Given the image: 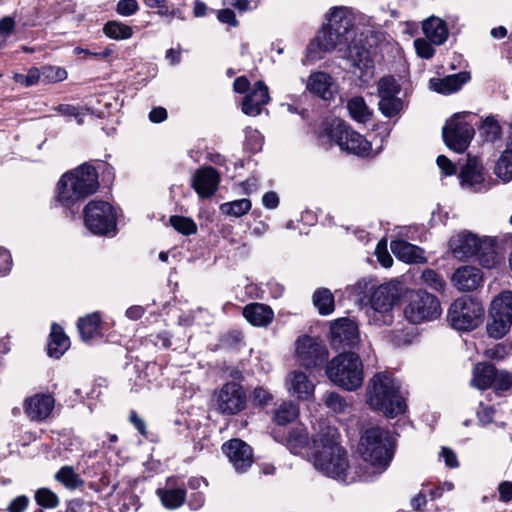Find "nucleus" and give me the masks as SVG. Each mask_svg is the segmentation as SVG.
Segmentation results:
<instances>
[{"label":"nucleus","instance_id":"5fc2aeb1","mask_svg":"<svg viewBox=\"0 0 512 512\" xmlns=\"http://www.w3.org/2000/svg\"><path fill=\"white\" fill-rule=\"evenodd\" d=\"M323 402L327 408L334 411L335 413H342L347 407V402L337 392H328L323 397Z\"/></svg>","mask_w":512,"mask_h":512},{"label":"nucleus","instance_id":"e2e57ef3","mask_svg":"<svg viewBox=\"0 0 512 512\" xmlns=\"http://www.w3.org/2000/svg\"><path fill=\"white\" fill-rule=\"evenodd\" d=\"M12 267V257L10 252L0 246V276L7 275Z\"/></svg>","mask_w":512,"mask_h":512},{"label":"nucleus","instance_id":"5701e85b","mask_svg":"<svg viewBox=\"0 0 512 512\" xmlns=\"http://www.w3.org/2000/svg\"><path fill=\"white\" fill-rule=\"evenodd\" d=\"M220 181L219 173L209 166L198 169L192 178V187L201 198H210L215 194Z\"/></svg>","mask_w":512,"mask_h":512},{"label":"nucleus","instance_id":"dca6fc26","mask_svg":"<svg viewBox=\"0 0 512 512\" xmlns=\"http://www.w3.org/2000/svg\"><path fill=\"white\" fill-rule=\"evenodd\" d=\"M459 180L462 188L474 193L486 192L491 188V182L487 179L481 160L470 154L460 169Z\"/></svg>","mask_w":512,"mask_h":512},{"label":"nucleus","instance_id":"c9c22d12","mask_svg":"<svg viewBox=\"0 0 512 512\" xmlns=\"http://www.w3.org/2000/svg\"><path fill=\"white\" fill-rule=\"evenodd\" d=\"M405 107V102L398 95L379 97L378 108L387 118L399 115Z\"/></svg>","mask_w":512,"mask_h":512},{"label":"nucleus","instance_id":"a211bd4d","mask_svg":"<svg viewBox=\"0 0 512 512\" xmlns=\"http://www.w3.org/2000/svg\"><path fill=\"white\" fill-rule=\"evenodd\" d=\"M222 452L228 457L237 472H246L253 463L252 448L239 438L226 441L222 445Z\"/></svg>","mask_w":512,"mask_h":512},{"label":"nucleus","instance_id":"a878e982","mask_svg":"<svg viewBox=\"0 0 512 512\" xmlns=\"http://www.w3.org/2000/svg\"><path fill=\"white\" fill-rule=\"evenodd\" d=\"M174 478H168L166 487L158 488L156 491L161 504L168 510H174L181 507L187 497L186 490L181 487H174Z\"/></svg>","mask_w":512,"mask_h":512},{"label":"nucleus","instance_id":"0e129e2a","mask_svg":"<svg viewBox=\"0 0 512 512\" xmlns=\"http://www.w3.org/2000/svg\"><path fill=\"white\" fill-rule=\"evenodd\" d=\"M29 504V498L25 495H20L14 498L8 505V512H24Z\"/></svg>","mask_w":512,"mask_h":512},{"label":"nucleus","instance_id":"9d476101","mask_svg":"<svg viewBox=\"0 0 512 512\" xmlns=\"http://www.w3.org/2000/svg\"><path fill=\"white\" fill-rule=\"evenodd\" d=\"M512 326V291L497 295L488 310L486 332L490 338L502 339Z\"/></svg>","mask_w":512,"mask_h":512},{"label":"nucleus","instance_id":"f257e3e1","mask_svg":"<svg viewBox=\"0 0 512 512\" xmlns=\"http://www.w3.org/2000/svg\"><path fill=\"white\" fill-rule=\"evenodd\" d=\"M357 26L354 17L346 8L334 7L330 10L328 23L322 27L306 48L307 58L319 60L332 50L345 51V57L352 68L351 72L363 83L374 76V59L369 49L356 40Z\"/></svg>","mask_w":512,"mask_h":512},{"label":"nucleus","instance_id":"6ab92c4d","mask_svg":"<svg viewBox=\"0 0 512 512\" xmlns=\"http://www.w3.org/2000/svg\"><path fill=\"white\" fill-rule=\"evenodd\" d=\"M306 90L313 96L324 101H331L337 90L335 80L323 71L312 72L306 82Z\"/></svg>","mask_w":512,"mask_h":512},{"label":"nucleus","instance_id":"8fccbe9b","mask_svg":"<svg viewBox=\"0 0 512 512\" xmlns=\"http://www.w3.org/2000/svg\"><path fill=\"white\" fill-rule=\"evenodd\" d=\"M36 503L47 509H54L59 505L58 496L48 488H39L34 495Z\"/></svg>","mask_w":512,"mask_h":512},{"label":"nucleus","instance_id":"c03bdc74","mask_svg":"<svg viewBox=\"0 0 512 512\" xmlns=\"http://www.w3.org/2000/svg\"><path fill=\"white\" fill-rule=\"evenodd\" d=\"M251 209V201L246 198L225 202L220 205L222 214L232 217H241Z\"/></svg>","mask_w":512,"mask_h":512},{"label":"nucleus","instance_id":"423d86ee","mask_svg":"<svg viewBox=\"0 0 512 512\" xmlns=\"http://www.w3.org/2000/svg\"><path fill=\"white\" fill-rule=\"evenodd\" d=\"M326 374L336 386L346 390L358 389L364 380L363 364L356 352H341L326 365Z\"/></svg>","mask_w":512,"mask_h":512},{"label":"nucleus","instance_id":"f704fd0d","mask_svg":"<svg viewBox=\"0 0 512 512\" xmlns=\"http://www.w3.org/2000/svg\"><path fill=\"white\" fill-rule=\"evenodd\" d=\"M347 109L351 118L359 123H366L371 119L372 111L362 96H355L349 99Z\"/></svg>","mask_w":512,"mask_h":512},{"label":"nucleus","instance_id":"b1692460","mask_svg":"<svg viewBox=\"0 0 512 512\" xmlns=\"http://www.w3.org/2000/svg\"><path fill=\"white\" fill-rule=\"evenodd\" d=\"M313 452L344 449L339 444L338 429L325 423L319 425V430L312 437Z\"/></svg>","mask_w":512,"mask_h":512},{"label":"nucleus","instance_id":"bf43d9fd","mask_svg":"<svg viewBox=\"0 0 512 512\" xmlns=\"http://www.w3.org/2000/svg\"><path fill=\"white\" fill-rule=\"evenodd\" d=\"M433 43L430 41H426L424 39H416L414 40V46L416 49V53L419 57L423 59H430L435 54V48L432 46Z\"/></svg>","mask_w":512,"mask_h":512},{"label":"nucleus","instance_id":"052dcab7","mask_svg":"<svg viewBox=\"0 0 512 512\" xmlns=\"http://www.w3.org/2000/svg\"><path fill=\"white\" fill-rule=\"evenodd\" d=\"M129 421L133 425V427L139 432V434H141L145 439L152 440L149 437L146 422L138 415V413L135 410L130 411Z\"/></svg>","mask_w":512,"mask_h":512},{"label":"nucleus","instance_id":"cd10ccee","mask_svg":"<svg viewBox=\"0 0 512 512\" xmlns=\"http://www.w3.org/2000/svg\"><path fill=\"white\" fill-rule=\"evenodd\" d=\"M497 372L498 368L490 362L477 363L473 368L471 385L481 391L490 389Z\"/></svg>","mask_w":512,"mask_h":512},{"label":"nucleus","instance_id":"393cba45","mask_svg":"<svg viewBox=\"0 0 512 512\" xmlns=\"http://www.w3.org/2000/svg\"><path fill=\"white\" fill-rule=\"evenodd\" d=\"M470 79V72L461 71L444 78H431L429 88L437 93L449 95L461 89Z\"/></svg>","mask_w":512,"mask_h":512},{"label":"nucleus","instance_id":"2f4dec72","mask_svg":"<svg viewBox=\"0 0 512 512\" xmlns=\"http://www.w3.org/2000/svg\"><path fill=\"white\" fill-rule=\"evenodd\" d=\"M289 391L299 399L307 400L313 395L314 384L301 371H293L289 378Z\"/></svg>","mask_w":512,"mask_h":512},{"label":"nucleus","instance_id":"ea45409f","mask_svg":"<svg viewBox=\"0 0 512 512\" xmlns=\"http://www.w3.org/2000/svg\"><path fill=\"white\" fill-rule=\"evenodd\" d=\"M325 131L327 136L342 149L351 128L345 121L336 119L329 124Z\"/></svg>","mask_w":512,"mask_h":512},{"label":"nucleus","instance_id":"bb28decb","mask_svg":"<svg viewBox=\"0 0 512 512\" xmlns=\"http://www.w3.org/2000/svg\"><path fill=\"white\" fill-rule=\"evenodd\" d=\"M243 316L253 326L264 327L272 322L274 312L268 305L255 302L244 307Z\"/></svg>","mask_w":512,"mask_h":512},{"label":"nucleus","instance_id":"2eb2a0df","mask_svg":"<svg viewBox=\"0 0 512 512\" xmlns=\"http://www.w3.org/2000/svg\"><path fill=\"white\" fill-rule=\"evenodd\" d=\"M459 114L448 120L442 128V137L446 146L457 152H464L474 136V128L471 124L459 120Z\"/></svg>","mask_w":512,"mask_h":512},{"label":"nucleus","instance_id":"4468645a","mask_svg":"<svg viewBox=\"0 0 512 512\" xmlns=\"http://www.w3.org/2000/svg\"><path fill=\"white\" fill-rule=\"evenodd\" d=\"M296 356L300 366L313 369L326 363L329 353L319 338L304 335L296 341Z\"/></svg>","mask_w":512,"mask_h":512},{"label":"nucleus","instance_id":"4d7b16f0","mask_svg":"<svg viewBox=\"0 0 512 512\" xmlns=\"http://www.w3.org/2000/svg\"><path fill=\"white\" fill-rule=\"evenodd\" d=\"M253 404L257 407L265 408L273 404V394L264 387H257L252 394Z\"/></svg>","mask_w":512,"mask_h":512},{"label":"nucleus","instance_id":"1a4fd4ad","mask_svg":"<svg viewBox=\"0 0 512 512\" xmlns=\"http://www.w3.org/2000/svg\"><path fill=\"white\" fill-rule=\"evenodd\" d=\"M399 293L395 285L382 284L377 286L369 298L367 315L369 321L377 326H389L394 321L393 308Z\"/></svg>","mask_w":512,"mask_h":512},{"label":"nucleus","instance_id":"3c124183","mask_svg":"<svg viewBox=\"0 0 512 512\" xmlns=\"http://www.w3.org/2000/svg\"><path fill=\"white\" fill-rule=\"evenodd\" d=\"M495 174L505 182L512 180V155L503 152L495 166Z\"/></svg>","mask_w":512,"mask_h":512},{"label":"nucleus","instance_id":"473e14b6","mask_svg":"<svg viewBox=\"0 0 512 512\" xmlns=\"http://www.w3.org/2000/svg\"><path fill=\"white\" fill-rule=\"evenodd\" d=\"M391 250L396 257L406 263H418L423 259L421 256L422 249L405 240H393L391 242Z\"/></svg>","mask_w":512,"mask_h":512},{"label":"nucleus","instance_id":"aec40b11","mask_svg":"<svg viewBox=\"0 0 512 512\" xmlns=\"http://www.w3.org/2000/svg\"><path fill=\"white\" fill-rule=\"evenodd\" d=\"M55 399L52 394L37 393L24 402V411L32 421H43L52 413Z\"/></svg>","mask_w":512,"mask_h":512},{"label":"nucleus","instance_id":"0eeeda50","mask_svg":"<svg viewBox=\"0 0 512 512\" xmlns=\"http://www.w3.org/2000/svg\"><path fill=\"white\" fill-rule=\"evenodd\" d=\"M485 308L482 301L472 296H461L455 299L447 312L449 325L460 332H470L478 328L484 321Z\"/></svg>","mask_w":512,"mask_h":512},{"label":"nucleus","instance_id":"e433bc0d","mask_svg":"<svg viewBox=\"0 0 512 512\" xmlns=\"http://www.w3.org/2000/svg\"><path fill=\"white\" fill-rule=\"evenodd\" d=\"M370 148V143L361 134L351 129L349 137L344 141L342 150L356 155H365Z\"/></svg>","mask_w":512,"mask_h":512},{"label":"nucleus","instance_id":"09e8293b","mask_svg":"<svg viewBox=\"0 0 512 512\" xmlns=\"http://www.w3.org/2000/svg\"><path fill=\"white\" fill-rule=\"evenodd\" d=\"M378 97L395 96L401 92V85L391 75L382 77L377 83Z\"/></svg>","mask_w":512,"mask_h":512},{"label":"nucleus","instance_id":"c85d7f7f","mask_svg":"<svg viewBox=\"0 0 512 512\" xmlns=\"http://www.w3.org/2000/svg\"><path fill=\"white\" fill-rule=\"evenodd\" d=\"M70 347L69 337L65 334L63 328L53 323L47 344V354L50 357L59 359Z\"/></svg>","mask_w":512,"mask_h":512},{"label":"nucleus","instance_id":"6e6d98bb","mask_svg":"<svg viewBox=\"0 0 512 512\" xmlns=\"http://www.w3.org/2000/svg\"><path fill=\"white\" fill-rule=\"evenodd\" d=\"M41 72L42 79L49 83L60 82L67 78L66 70L56 66H44Z\"/></svg>","mask_w":512,"mask_h":512},{"label":"nucleus","instance_id":"338daca9","mask_svg":"<svg viewBox=\"0 0 512 512\" xmlns=\"http://www.w3.org/2000/svg\"><path fill=\"white\" fill-rule=\"evenodd\" d=\"M16 22L13 17L5 16L0 19V34L9 37L15 30Z\"/></svg>","mask_w":512,"mask_h":512},{"label":"nucleus","instance_id":"680f3d73","mask_svg":"<svg viewBox=\"0 0 512 512\" xmlns=\"http://www.w3.org/2000/svg\"><path fill=\"white\" fill-rule=\"evenodd\" d=\"M481 409L477 411V418L481 426H486L493 422L495 409L492 406L480 404Z\"/></svg>","mask_w":512,"mask_h":512},{"label":"nucleus","instance_id":"4c0bfd02","mask_svg":"<svg viewBox=\"0 0 512 512\" xmlns=\"http://www.w3.org/2000/svg\"><path fill=\"white\" fill-rule=\"evenodd\" d=\"M103 33L110 39L126 40L132 37L133 29L120 21L110 20L104 24Z\"/></svg>","mask_w":512,"mask_h":512},{"label":"nucleus","instance_id":"49530a36","mask_svg":"<svg viewBox=\"0 0 512 512\" xmlns=\"http://www.w3.org/2000/svg\"><path fill=\"white\" fill-rule=\"evenodd\" d=\"M308 433L304 429H292L287 436V446L294 454H299L308 445Z\"/></svg>","mask_w":512,"mask_h":512},{"label":"nucleus","instance_id":"864d4df0","mask_svg":"<svg viewBox=\"0 0 512 512\" xmlns=\"http://www.w3.org/2000/svg\"><path fill=\"white\" fill-rule=\"evenodd\" d=\"M245 148L255 154L262 149L263 146V137L259 133L258 130L252 129L251 127H246L245 130Z\"/></svg>","mask_w":512,"mask_h":512},{"label":"nucleus","instance_id":"7ed1b4c3","mask_svg":"<svg viewBox=\"0 0 512 512\" xmlns=\"http://www.w3.org/2000/svg\"><path fill=\"white\" fill-rule=\"evenodd\" d=\"M400 388V382L390 373H376L367 387V403L372 409L383 412L389 418L403 414L407 405Z\"/></svg>","mask_w":512,"mask_h":512},{"label":"nucleus","instance_id":"de8ad7c7","mask_svg":"<svg viewBox=\"0 0 512 512\" xmlns=\"http://www.w3.org/2000/svg\"><path fill=\"white\" fill-rule=\"evenodd\" d=\"M170 225L183 235H192L197 232L196 223L188 217L172 215L169 219Z\"/></svg>","mask_w":512,"mask_h":512},{"label":"nucleus","instance_id":"a18cd8bd","mask_svg":"<svg viewBox=\"0 0 512 512\" xmlns=\"http://www.w3.org/2000/svg\"><path fill=\"white\" fill-rule=\"evenodd\" d=\"M481 136L486 142H495L500 138L501 127L493 116L486 117L479 126Z\"/></svg>","mask_w":512,"mask_h":512},{"label":"nucleus","instance_id":"13d9d810","mask_svg":"<svg viewBox=\"0 0 512 512\" xmlns=\"http://www.w3.org/2000/svg\"><path fill=\"white\" fill-rule=\"evenodd\" d=\"M115 10L117 14L128 17L139 11V4L137 0H119Z\"/></svg>","mask_w":512,"mask_h":512},{"label":"nucleus","instance_id":"6e6552de","mask_svg":"<svg viewBox=\"0 0 512 512\" xmlns=\"http://www.w3.org/2000/svg\"><path fill=\"white\" fill-rule=\"evenodd\" d=\"M85 227L99 236H114L117 230V214L115 208L103 200H91L83 209Z\"/></svg>","mask_w":512,"mask_h":512},{"label":"nucleus","instance_id":"774afa93","mask_svg":"<svg viewBox=\"0 0 512 512\" xmlns=\"http://www.w3.org/2000/svg\"><path fill=\"white\" fill-rule=\"evenodd\" d=\"M499 500L508 503L512 500V483L503 481L498 486Z\"/></svg>","mask_w":512,"mask_h":512},{"label":"nucleus","instance_id":"39448f33","mask_svg":"<svg viewBox=\"0 0 512 512\" xmlns=\"http://www.w3.org/2000/svg\"><path fill=\"white\" fill-rule=\"evenodd\" d=\"M359 451L364 461L369 462L378 473H382L389 466L394 454L389 432L380 427L366 429L360 439Z\"/></svg>","mask_w":512,"mask_h":512},{"label":"nucleus","instance_id":"9b49d317","mask_svg":"<svg viewBox=\"0 0 512 512\" xmlns=\"http://www.w3.org/2000/svg\"><path fill=\"white\" fill-rule=\"evenodd\" d=\"M442 308L437 296L425 290L413 291L408 296L404 316L412 324L433 321L440 317Z\"/></svg>","mask_w":512,"mask_h":512},{"label":"nucleus","instance_id":"79ce46f5","mask_svg":"<svg viewBox=\"0 0 512 512\" xmlns=\"http://www.w3.org/2000/svg\"><path fill=\"white\" fill-rule=\"evenodd\" d=\"M376 284L372 279L363 278L350 287V294L356 298L359 303H369V298L376 289Z\"/></svg>","mask_w":512,"mask_h":512},{"label":"nucleus","instance_id":"ddd939ff","mask_svg":"<svg viewBox=\"0 0 512 512\" xmlns=\"http://www.w3.org/2000/svg\"><path fill=\"white\" fill-rule=\"evenodd\" d=\"M360 334L358 325L349 318H339L331 322L330 344L333 349L342 352H355L359 346Z\"/></svg>","mask_w":512,"mask_h":512},{"label":"nucleus","instance_id":"69168bd1","mask_svg":"<svg viewBox=\"0 0 512 512\" xmlns=\"http://www.w3.org/2000/svg\"><path fill=\"white\" fill-rule=\"evenodd\" d=\"M436 162H437L438 167L441 169L442 173L445 176H451L456 173L455 164L450 159H448L446 156L439 155L437 157Z\"/></svg>","mask_w":512,"mask_h":512},{"label":"nucleus","instance_id":"a19ab883","mask_svg":"<svg viewBox=\"0 0 512 512\" xmlns=\"http://www.w3.org/2000/svg\"><path fill=\"white\" fill-rule=\"evenodd\" d=\"M498 397H505L512 393V371L498 369L491 388Z\"/></svg>","mask_w":512,"mask_h":512},{"label":"nucleus","instance_id":"c756f323","mask_svg":"<svg viewBox=\"0 0 512 512\" xmlns=\"http://www.w3.org/2000/svg\"><path fill=\"white\" fill-rule=\"evenodd\" d=\"M422 30L426 38L435 45H442L448 38V27L444 20L431 16L422 24Z\"/></svg>","mask_w":512,"mask_h":512},{"label":"nucleus","instance_id":"f03ea898","mask_svg":"<svg viewBox=\"0 0 512 512\" xmlns=\"http://www.w3.org/2000/svg\"><path fill=\"white\" fill-rule=\"evenodd\" d=\"M99 186L97 169L90 162H84L60 177L56 200L74 216V208L96 193Z\"/></svg>","mask_w":512,"mask_h":512},{"label":"nucleus","instance_id":"f3484780","mask_svg":"<svg viewBox=\"0 0 512 512\" xmlns=\"http://www.w3.org/2000/svg\"><path fill=\"white\" fill-rule=\"evenodd\" d=\"M246 393L241 384L230 381L224 384L216 396L217 408L221 414L235 415L246 407Z\"/></svg>","mask_w":512,"mask_h":512},{"label":"nucleus","instance_id":"20e7f679","mask_svg":"<svg viewBox=\"0 0 512 512\" xmlns=\"http://www.w3.org/2000/svg\"><path fill=\"white\" fill-rule=\"evenodd\" d=\"M449 247L456 258L466 260L475 256L479 264L487 269L500 262L495 238H480L470 231H463L450 238Z\"/></svg>","mask_w":512,"mask_h":512},{"label":"nucleus","instance_id":"37998d69","mask_svg":"<svg viewBox=\"0 0 512 512\" xmlns=\"http://www.w3.org/2000/svg\"><path fill=\"white\" fill-rule=\"evenodd\" d=\"M298 416V408L292 403L283 402L274 411L273 420L279 426H284L294 421Z\"/></svg>","mask_w":512,"mask_h":512},{"label":"nucleus","instance_id":"72a5a7b5","mask_svg":"<svg viewBox=\"0 0 512 512\" xmlns=\"http://www.w3.org/2000/svg\"><path fill=\"white\" fill-rule=\"evenodd\" d=\"M312 301L318 313L323 316L330 315L335 309L334 295L325 287L315 290Z\"/></svg>","mask_w":512,"mask_h":512},{"label":"nucleus","instance_id":"f8f14e48","mask_svg":"<svg viewBox=\"0 0 512 512\" xmlns=\"http://www.w3.org/2000/svg\"><path fill=\"white\" fill-rule=\"evenodd\" d=\"M314 467L323 475L346 482L349 462L345 449L313 452Z\"/></svg>","mask_w":512,"mask_h":512},{"label":"nucleus","instance_id":"603ef678","mask_svg":"<svg viewBox=\"0 0 512 512\" xmlns=\"http://www.w3.org/2000/svg\"><path fill=\"white\" fill-rule=\"evenodd\" d=\"M421 279L423 282L429 286L431 289H434L438 292H444L446 287V282L443 279L442 275L436 272L433 269H425L422 272Z\"/></svg>","mask_w":512,"mask_h":512},{"label":"nucleus","instance_id":"7c9ffc66","mask_svg":"<svg viewBox=\"0 0 512 512\" xmlns=\"http://www.w3.org/2000/svg\"><path fill=\"white\" fill-rule=\"evenodd\" d=\"M101 316L98 312H94L78 319L77 328L82 341L90 343L100 338Z\"/></svg>","mask_w":512,"mask_h":512},{"label":"nucleus","instance_id":"4be33fe9","mask_svg":"<svg viewBox=\"0 0 512 512\" xmlns=\"http://www.w3.org/2000/svg\"><path fill=\"white\" fill-rule=\"evenodd\" d=\"M270 101L269 90L266 84L259 80L255 82L253 89L245 95L241 110L247 116H258L264 105Z\"/></svg>","mask_w":512,"mask_h":512},{"label":"nucleus","instance_id":"412c9836","mask_svg":"<svg viewBox=\"0 0 512 512\" xmlns=\"http://www.w3.org/2000/svg\"><path fill=\"white\" fill-rule=\"evenodd\" d=\"M451 282L457 290L470 292L482 287L484 278L480 269L474 266H461L452 274Z\"/></svg>","mask_w":512,"mask_h":512},{"label":"nucleus","instance_id":"58836bf2","mask_svg":"<svg viewBox=\"0 0 512 512\" xmlns=\"http://www.w3.org/2000/svg\"><path fill=\"white\" fill-rule=\"evenodd\" d=\"M55 479L70 490H75L84 485V480L75 472L72 466L61 467L55 474Z\"/></svg>","mask_w":512,"mask_h":512}]
</instances>
